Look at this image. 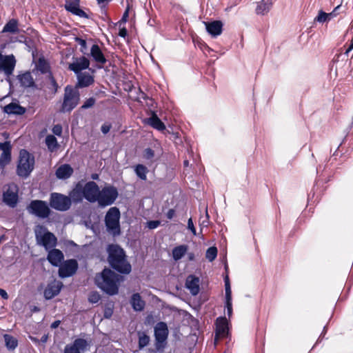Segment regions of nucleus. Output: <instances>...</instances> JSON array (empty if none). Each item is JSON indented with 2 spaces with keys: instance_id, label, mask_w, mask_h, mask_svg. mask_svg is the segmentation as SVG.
<instances>
[{
  "instance_id": "1",
  "label": "nucleus",
  "mask_w": 353,
  "mask_h": 353,
  "mask_svg": "<svg viewBox=\"0 0 353 353\" xmlns=\"http://www.w3.org/2000/svg\"><path fill=\"white\" fill-rule=\"evenodd\" d=\"M123 277L108 268H105L95 276V283L99 288L109 295L119 292V287Z\"/></svg>"
},
{
  "instance_id": "2",
  "label": "nucleus",
  "mask_w": 353,
  "mask_h": 353,
  "mask_svg": "<svg viewBox=\"0 0 353 353\" xmlns=\"http://www.w3.org/2000/svg\"><path fill=\"white\" fill-rule=\"evenodd\" d=\"M108 262L110 266L121 274H128L132 270L130 263L127 261L125 253L120 246L110 245L108 248Z\"/></svg>"
},
{
  "instance_id": "3",
  "label": "nucleus",
  "mask_w": 353,
  "mask_h": 353,
  "mask_svg": "<svg viewBox=\"0 0 353 353\" xmlns=\"http://www.w3.org/2000/svg\"><path fill=\"white\" fill-rule=\"evenodd\" d=\"M80 94L79 90L72 85H68L64 88L63 101L59 112L70 113L79 103Z\"/></svg>"
},
{
  "instance_id": "4",
  "label": "nucleus",
  "mask_w": 353,
  "mask_h": 353,
  "mask_svg": "<svg viewBox=\"0 0 353 353\" xmlns=\"http://www.w3.org/2000/svg\"><path fill=\"white\" fill-rule=\"evenodd\" d=\"M34 157L32 154L25 149L21 150L17 165V174L24 179L28 177L34 170Z\"/></svg>"
},
{
  "instance_id": "5",
  "label": "nucleus",
  "mask_w": 353,
  "mask_h": 353,
  "mask_svg": "<svg viewBox=\"0 0 353 353\" xmlns=\"http://www.w3.org/2000/svg\"><path fill=\"white\" fill-rule=\"evenodd\" d=\"M35 236L37 244L49 250L57 245V239L55 235L48 231L43 225H37L35 229Z\"/></svg>"
},
{
  "instance_id": "6",
  "label": "nucleus",
  "mask_w": 353,
  "mask_h": 353,
  "mask_svg": "<svg viewBox=\"0 0 353 353\" xmlns=\"http://www.w3.org/2000/svg\"><path fill=\"white\" fill-rule=\"evenodd\" d=\"M120 212L116 207L109 209L105 216V224L107 231L113 236H118L121 233L120 224Z\"/></svg>"
},
{
  "instance_id": "7",
  "label": "nucleus",
  "mask_w": 353,
  "mask_h": 353,
  "mask_svg": "<svg viewBox=\"0 0 353 353\" xmlns=\"http://www.w3.org/2000/svg\"><path fill=\"white\" fill-rule=\"evenodd\" d=\"M26 210L30 214L41 219L48 218L52 212L46 201L37 199L31 201L27 205Z\"/></svg>"
},
{
  "instance_id": "8",
  "label": "nucleus",
  "mask_w": 353,
  "mask_h": 353,
  "mask_svg": "<svg viewBox=\"0 0 353 353\" xmlns=\"http://www.w3.org/2000/svg\"><path fill=\"white\" fill-rule=\"evenodd\" d=\"M117 189L111 185L104 186L99 190L98 200L97 202L100 208H105L112 205L118 197Z\"/></svg>"
},
{
  "instance_id": "9",
  "label": "nucleus",
  "mask_w": 353,
  "mask_h": 353,
  "mask_svg": "<svg viewBox=\"0 0 353 353\" xmlns=\"http://www.w3.org/2000/svg\"><path fill=\"white\" fill-rule=\"evenodd\" d=\"M50 208L60 212H65L71 207L70 199L63 194L52 192L49 198Z\"/></svg>"
},
{
  "instance_id": "10",
  "label": "nucleus",
  "mask_w": 353,
  "mask_h": 353,
  "mask_svg": "<svg viewBox=\"0 0 353 353\" xmlns=\"http://www.w3.org/2000/svg\"><path fill=\"white\" fill-rule=\"evenodd\" d=\"M3 188V202L10 208H15L19 201L18 186L15 183H11L5 185Z\"/></svg>"
},
{
  "instance_id": "11",
  "label": "nucleus",
  "mask_w": 353,
  "mask_h": 353,
  "mask_svg": "<svg viewBox=\"0 0 353 353\" xmlns=\"http://www.w3.org/2000/svg\"><path fill=\"white\" fill-rule=\"evenodd\" d=\"M169 330L165 322H159L154 327L155 346L157 350H161L165 347V343L168 339Z\"/></svg>"
},
{
  "instance_id": "12",
  "label": "nucleus",
  "mask_w": 353,
  "mask_h": 353,
  "mask_svg": "<svg viewBox=\"0 0 353 353\" xmlns=\"http://www.w3.org/2000/svg\"><path fill=\"white\" fill-rule=\"evenodd\" d=\"M99 187L94 181H88L83 185V194L84 199L88 202L93 203L98 200Z\"/></svg>"
},
{
  "instance_id": "13",
  "label": "nucleus",
  "mask_w": 353,
  "mask_h": 353,
  "mask_svg": "<svg viewBox=\"0 0 353 353\" xmlns=\"http://www.w3.org/2000/svg\"><path fill=\"white\" fill-rule=\"evenodd\" d=\"M78 263L76 259H68L63 261L59 266V276L67 278L73 276L78 270Z\"/></svg>"
},
{
  "instance_id": "14",
  "label": "nucleus",
  "mask_w": 353,
  "mask_h": 353,
  "mask_svg": "<svg viewBox=\"0 0 353 353\" xmlns=\"http://www.w3.org/2000/svg\"><path fill=\"white\" fill-rule=\"evenodd\" d=\"M16 65L13 54L3 55L0 52V72H3L7 77L12 74Z\"/></svg>"
},
{
  "instance_id": "15",
  "label": "nucleus",
  "mask_w": 353,
  "mask_h": 353,
  "mask_svg": "<svg viewBox=\"0 0 353 353\" xmlns=\"http://www.w3.org/2000/svg\"><path fill=\"white\" fill-rule=\"evenodd\" d=\"M0 150L1 154L0 155V168L3 169L8 165L12 159V145L10 141H5L0 143Z\"/></svg>"
},
{
  "instance_id": "16",
  "label": "nucleus",
  "mask_w": 353,
  "mask_h": 353,
  "mask_svg": "<svg viewBox=\"0 0 353 353\" xmlns=\"http://www.w3.org/2000/svg\"><path fill=\"white\" fill-rule=\"evenodd\" d=\"M88 346L85 339H77L72 343L65 345L63 353H81L86 350Z\"/></svg>"
},
{
  "instance_id": "17",
  "label": "nucleus",
  "mask_w": 353,
  "mask_h": 353,
  "mask_svg": "<svg viewBox=\"0 0 353 353\" xmlns=\"http://www.w3.org/2000/svg\"><path fill=\"white\" fill-rule=\"evenodd\" d=\"M80 0H65V8L67 11L81 18L89 19V15L79 7Z\"/></svg>"
},
{
  "instance_id": "18",
  "label": "nucleus",
  "mask_w": 353,
  "mask_h": 353,
  "mask_svg": "<svg viewBox=\"0 0 353 353\" xmlns=\"http://www.w3.org/2000/svg\"><path fill=\"white\" fill-rule=\"evenodd\" d=\"M62 287L63 283L59 281L54 280L48 283L43 292L45 299L50 300L54 298L55 296L59 294Z\"/></svg>"
},
{
  "instance_id": "19",
  "label": "nucleus",
  "mask_w": 353,
  "mask_h": 353,
  "mask_svg": "<svg viewBox=\"0 0 353 353\" xmlns=\"http://www.w3.org/2000/svg\"><path fill=\"white\" fill-rule=\"evenodd\" d=\"M90 61L85 57L76 58L68 66L69 70L75 74L81 72L82 70L89 68Z\"/></svg>"
},
{
  "instance_id": "20",
  "label": "nucleus",
  "mask_w": 353,
  "mask_h": 353,
  "mask_svg": "<svg viewBox=\"0 0 353 353\" xmlns=\"http://www.w3.org/2000/svg\"><path fill=\"white\" fill-rule=\"evenodd\" d=\"M47 259L52 265L58 267L63 261L64 255L60 250L53 248L48 250Z\"/></svg>"
},
{
  "instance_id": "21",
  "label": "nucleus",
  "mask_w": 353,
  "mask_h": 353,
  "mask_svg": "<svg viewBox=\"0 0 353 353\" xmlns=\"http://www.w3.org/2000/svg\"><path fill=\"white\" fill-rule=\"evenodd\" d=\"M205 29L209 34L212 37L219 36L223 31V23L221 21H213L211 22H204Z\"/></svg>"
},
{
  "instance_id": "22",
  "label": "nucleus",
  "mask_w": 353,
  "mask_h": 353,
  "mask_svg": "<svg viewBox=\"0 0 353 353\" xmlns=\"http://www.w3.org/2000/svg\"><path fill=\"white\" fill-rule=\"evenodd\" d=\"M228 320L225 317H219L216 321V337H225L228 334Z\"/></svg>"
},
{
  "instance_id": "23",
  "label": "nucleus",
  "mask_w": 353,
  "mask_h": 353,
  "mask_svg": "<svg viewBox=\"0 0 353 353\" xmlns=\"http://www.w3.org/2000/svg\"><path fill=\"white\" fill-rule=\"evenodd\" d=\"M224 282L225 290V307L227 310V314L228 316L230 317L232 314V290L228 275L225 276Z\"/></svg>"
},
{
  "instance_id": "24",
  "label": "nucleus",
  "mask_w": 353,
  "mask_h": 353,
  "mask_svg": "<svg viewBox=\"0 0 353 353\" xmlns=\"http://www.w3.org/2000/svg\"><path fill=\"white\" fill-rule=\"evenodd\" d=\"M82 190L83 184L81 182H78L68 196L70 199L71 203H79L83 201L84 196Z\"/></svg>"
},
{
  "instance_id": "25",
  "label": "nucleus",
  "mask_w": 353,
  "mask_h": 353,
  "mask_svg": "<svg viewBox=\"0 0 353 353\" xmlns=\"http://www.w3.org/2000/svg\"><path fill=\"white\" fill-rule=\"evenodd\" d=\"M185 287L192 295H197L200 289L199 279L194 275H189L185 281Z\"/></svg>"
},
{
  "instance_id": "26",
  "label": "nucleus",
  "mask_w": 353,
  "mask_h": 353,
  "mask_svg": "<svg viewBox=\"0 0 353 353\" xmlns=\"http://www.w3.org/2000/svg\"><path fill=\"white\" fill-rule=\"evenodd\" d=\"M26 112V109L16 102H12L3 107V112L8 114L23 115Z\"/></svg>"
},
{
  "instance_id": "27",
  "label": "nucleus",
  "mask_w": 353,
  "mask_h": 353,
  "mask_svg": "<svg viewBox=\"0 0 353 353\" xmlns=\"http://www.w3.org/2000/svg\"><path fill=\"white\" fill-rule=\"evenodd\" d=\"M77 75V88H85L94 83V77L87 72H80Z\"/></svg>"
},
{
  "instance_id": "28",
  "label": "nucleus",
  "mask_w": 353,
  "mask_h": 353,
  "mask_svg": "<svg viewBox=\"0 0 353 353\" xmlns=\"http://www.w3.org/2000/svg\"><path fill=\"white\" fill-rule=\"evenodd\" d=\"M90 55L97 63L101 65L105 64L107 61L103 53L97 44L92 45L90 49Z\"/></svg>"
},
{
  "instance_id": "29",
  "label": "nucleus",
  "mask_w": 353,
  "mask_h": 353,
  "mask_svg": "<svg viewBox=\"0 0 353 353\" xmlns=\"http://www.w3.org/2000/svg\"><path fill=\"white\" fill-rule=\"evenodd\" d=\"M73 173V169L68 164H63L59 166L56 170V176L59 179H67Z\"/></svg>"
},
{
  "instance_id": "30",
  "label": "nucleus",
  "mask_w": 353,
  "mask_h": 353,
  "mask_svg": "<svg viewBox=\"0 0 353 353\" xmlns=\"http://www.w3.org/2000/svg\"><path fill=\"white\" fill-rule=\"evenodd\" d=\"M273 0H261L257 3L256 13L257 14L265 15L272 8Z\"/></svg>"
},
{
  "instance_id": "31",
  "label": "nucleus",
  "mask_w": 353,
  "mask_h": 353,
  "mask_svg": "<svg viewBox=\"0 0 353 353\" xmlns=\"http://www.w3.org/2000/svg\"><path fill=\"white\" fill-rule=\"evenodd\" d=\"M130 303L134 310L142 311L145 307V302L139 293L134 294L130 299Z\"/></svg>"
},
{
  "instance_id": "32",
  "label": "nucleus",
  "mask_w": 353,
  "mask_h": 353,
  "mask_svg": "<svg viewBox=\"0 0 353 353\" xmlns=\"http://www.w3.org/2000/svg\"><path fill=\"white\" fill-rule=\"evenodd\" d=\"M18 79L22 86L30 88L34 85V79L29 72H26L18 76Z\"/></svg>"
},
{
  "instance_id": "33",
  "label": "nucleus",
  "mask_w": 353,
  "mask_h": 353,
  "mask_svg": "<svg viewBox=\"0 0 353 353\" xmlns=\"http://www.w3.org/2000/svg\"><path fill=\"white\" fill-rule=\"evenodd\" d=\"M188 249V245H181L176 246L172 250V257L174 261L180 260L187 252Z\"/></svg>"
},
{
  "instance_id": "34",
  "label": "nucleus",
  "mask_w": 353,
  "mask_h": 353,
  "mask_svg": "<svg viewBox=\"0 0 353 353\" xmlns=\"http://www.w3.org/2000/svg\"><path fill=\"white\" fill-rule=\"evenodd\" d=\"M46 144L50 152H54L59 147L57 138L52 134H49L46 137Z\"/></svg>"
},
{
  "instance_id": "35",
  "label": "nucleus",
  "mask_w": 353,
  "mask_h": 353,
  "mask_svg": "<svg viewBox=\"0 0 353 353\" xmlns=\"http://www.w3.org/2000/svg\"><path fill=\"white\" fill-rule=\"evenodd\" d=\"M3 32L17 33L19 32L18 22L16 19H10L3 27Z\"/></svg>"
},
{
  "instance_id": "36",
  "label": "nucleus",
  "mask_w": 353,
  "mask_h": 353,
  "mask_svg": "<svg viewBox=\"0 0 353 353\" xmlns=\"http://www.w3.org/2000/svg\"><path fill=\"white\" fill-rule=\"evenodd\" d=\"M36 68L41 74H46L50 71L49 63L43 57H40L36 63Z\"/></svg>"
},
{
  "instance_id": "37",
  "label": "nucleus",
  "mask_w": 353,
  "mask_h": 353,
  "mask_svg": "<svg viewBox=\"0 0 353 353\" xmlns=\"http://www.w3.org/2000/svg\"><path fill=\"white\" fill-rule=\"evenodd\" d=\"M149 123L152 127L159 130H163L165 128L164 123L154 114L150 118Z\"/></svg>"
},
{
  "instance_id": "38",
  "label": "nucleus",
  "mask_w": 353,
  "mask_h": 353,
  "mask_svg": "<svg viewBox=\"0 0 353 353\" xmlns=\"http://www.w3.org/2000/svg\"><path fill=\"white\" fill-rule=\"evenodd\" d=\"M134 172L137 174V176L141 179V180H146L147 179V173L148 172V168L142 165V164H138L134 168Z\"/></svg>"
},
{
  "instance_id": "39",
  "label": "nucleus",
  "mask_w": 353,
  "mask_h": 353,
  "mask_svg": "<svg viewBox=\"0 0 353 353\" xmlns=\"http://www.w3.org/2000/svg\"><path fill=\"white\" fill-rule=\"evenodd\" d=\"M4 339L6 342V346L8 350H13L17 347V340L13 336L9 334H5Z\"/></svg>"
},
{
  "instance_id": "40",
  "label": "nucleus",
  "mask_w": 353,
  "mask_h": 353,
  "mask_svg": "<svg viewBox=\"0 0 353 353\" xmlns=\"http://www.w3.org/2000/svg\"><path fill=\"white\" fill-rule=\"evenodd\" d=\"M150 342V337L145 333H139V348L143 349L147 346Z\"/></svg>"
},
{
  "instance_id": "41",
  "label": "nucleus",
  "mask_w": 353,
  "mask_h": 353,
  "mask_svg": "<svg viewBox=\"0 0 353 353\" xmlns=\"http://www.w3.org/2000/svg\"><path fill=\"white\" fill-rule=\"evenodd\" d=\"M217 256V249L216 247L209 248L205 253V257L209 261H214Z\"/></svg>"
},
{
  "instance_id": "42",
  "label": "nucleus",
  "mask_w": 353,
  "mask_h": 353,
  "mask_svg": "<svg viewBox=\"0 0 353 353\" xmlns=\"http://www.w3.org/2000/svg\"><path fill=\"white\" fill-rule=\"evenodd\" d=\"M314 21L319 22L320 23H323L325 22H328L327 14L323 10H319L318 15L314 18Z\"/></svg>"
},
{
  "instance_id": "43",
  "label": "nucleus",
  "mask_w": 353,
  "mask_h": 353,
  "mask_svg": "<svg viewBox=\"0 0 353 353\" xmlns=\"http://www.w3.org/2000/svg\"><path fill=\"white\" fill-rule=\"evenodd\" d=\"M96 103V100L94 97H90L89 99H86L83 104L81 105V108L82 110H86V109H88L90 108H92V106H94V105Z\"/></svg>"
},
{
  "instance_id": "44",
  "label": "nucleus",
  "mask_w": 353,
  "mask_h": 353,
  "mask_svg": "<svg viewBox=\"0 0 353 353\" xmlns=\"http://www.w3.org/2000/svg\"><path fill=\"white\" fill-rule=\"evenodd\" d=\"M49 79H50V86L49 87V89H52V92L54 94H55L57 92V90H58L59 85H58L55 79L52 75V74H50Z\"/></svg>"
},
{
  "instance_id": "45",
  "label": "nucleus",
  "mask_w": 353,
  "mask_h": 353,
  "mask_svg": "<svg viewBox=\"0 0 353 353\" xmlns=\"http://www.w3.org/2000/svg\"><path fill=\"white\" fill-rule=\"evenodd\" d=\"M75 41L78 43V44L81 46V52L85 54V51L87 49V43L85 39H83L79 37H76Z\"/></svg>"
},
{
  "instance_id": "46",
  "label": "nucleus",
  "mask_w": 353,
  "mask_h": 353,
  "mask_svg": "<svg viewBox=\"0 0 353 353\" xmlns=\"http://www.w3.org/2000/svg\"><path fill=\"white\" fill-rule=\"evenodd\" d=\"M101 299L100 295L97 292H91L88 296V301L92 303H97Z\"/></svg>"
},
{
  "instance_id": "47",
  "label": "nucleus",
  "mask_w": 353,
  "mask_h": 353,
  "mask_svg": "<svg viewBox=\"0 0 353 353\" xmlns=\"http://www.w3.org/2000/svg\"><path fill=\"white\" fill-rule=\"evenodd\" d=\"M154 157V152L151 148H146L143 152V157L146 159H152Z\"/></svg>"
},
{
  "instance_id": "48",
  "label": "nucleus",
  "mask_w": 353,
  "mask_h": 353,
  "mask_svg": "<svg viewBox=\"0 0 353 353\" xmlns=\"http://www.w3.org/2000/svg\"><path fill=\"white\" fill-rule=\"evenodd\" d=\"M161 224L159 221H149L147 222V226L149 229L153 230L158 228Z\"/></svg>"
},
{
  "instance_id": "49",
  "label": "nucleus",
  "mask_w": 353,
  "mask_h": 353,
  "mask_svg": "<svg viewBox=\"0 0 353 353\" xmlns=\"http://www.w3.org/2000/svg\"><path fill=\"white\" fill-rule=\"evenodd\" d=\"M210 216L208 212V208H205V216L203 219L201 221L200 225L203 227H207L209 224Z\"/></svg>"
},
{
  "instance_id": "50",
  "label": "nucleus",
  "mask_w": 353,
  "mask_h": 353,
  "mask_svg": "<svg viewBox=\"0 0 353 353\" xmlns=\"http://www.w3.org/2000/svg\"><path fill=\"white\" fill-rule=\"evenodd\" d=\"M112 128L110 123H104L101 125V130L104 134H106L108 133Z\"/></svg>"
},
{
  "instance_id": "51",
  "label": "nucleus",
  "mask_w": 353,
  "mask_h": 353,
  "mask_svg": "<svg viewBox=\"0 0 353 353\" xmlns=\"http://www.w3.org/2000/svg\"><path fill=\"white\" fill-rule=\"evenodd\" d=\"M188 228L192 232L194 235H196V229L194 226L192 218H190L188 221Z\"/></svg>"
},
{
  "instance_id": "52",
  "label": "nucleus",
  "mask_w": 353,
  "mask_h": 353,
  "mask_svg": "<svg viewBox=\"0 0 353 353\" xmlns=\"http://www.w3.org/2000/svg\"><path fill=\"white\" fill-rule=\"evenodd\" d=\"M52 132L54 134H56L57 136H61V134L62 133L61 126L59 125H54V128H52Z\"/></svg>"
},
{
  "instance_id": "53",
  "label": "nucleus",
  "mask_w": 353,
  "mask_h": 353,
  "mask_svg": "<svg viewBox=\"0 0 353 353\" xmlns=\"http://www.w3.org/2000/svg\"><path fill=\"white\" fill-rule=\"evenodd\" d=\"M339 8H340V6H336V7L334 8V10L332 12H330V13H327V18H328L329 21H330L332 19H333V18H334V17H336V15H337L336 10H337Z\"/></svg>"
},
{
  "instance_id": "54",
  "label": "nucleus",
  "mask_w": 353,
  "mask_h": 353,
  "mask_svg": "<svg viewBox=\"0 0 353 353\" xmlns=\"http://www.w3.org/2000/svg\"><path fill=\"white\" fill-rule=\"evenodd\" d=\"M113 314V310L111 307H106L104 310V317L105 319H110Z\"/></svg>"
},
{
  "instance_id": "55",
  "label": "nucleus",
  "mask_w": 353,
  "mask_h": 353,
  "mask_svg": "<svg viewBox=\"0 0 353 353\" xmlns=\"http://www.w3.org/2000/svg\"><path fill=\"white\" fill-rule=\"evenodd\" d=\"M128 16H129V8L128 7L127 9L125 10L124 13L123 14L121 21L125 23L127 21Z\"/></svg>"
},
{
  "instance_id": "56",
  "label": "nucleus",
  "mask_w": 353,
  "mask_h": 353,
  "mask_svg": "<svg viewBox=\"0 0 353 353\" xmlns=\"http://www.w3.org/2000/svg\"><path fill=\"white\" fill-rule=\"evenodd\" d=\"M174 215H175V210L173 209H170L166 214V216L168 219H172Z\"/></svg>"
},
{
  "instance_id": "57",
  "label": "nucleus",
  "mask_w": 353,
  "mask_h": 353,
  "mask_svg": "<svg viewBox=\"0 0 353 353\" xmlns=\"http://www.w3.org/2000/svg\"><path fill=\"white\" fill-rule=\"evenodd\" d=\"M0 296L2 299L7 300L8 299L9 296L6 291L3 289L0 288Z\"/></svg>"
},
{
  "instance_id": "58",
  "label": "nucleus",
  "mask_w": 353,
  "mask_h": 353,
  "mask_svg": "<svg viewBox=\"0 0 353 353\" xmlns=\"http://www.w3.org/2000/svg\"><path fill=\"white\" fill-rule=\"evenodd\" d=\"M127 34H128V32L125 28L119 30V35L120 37L125 38L127 36Z\"/></svg>"
},
{
  "instance_id": "59",
  "label": "nucleus",
  "mask_w": 353,
  "mask_h": 353,
  "mask_svg": "<svg viewBox=\"0 0 353 353\" xmlns=\"http://www.w3.org/2000/svg\"><path fill=\"white\" fill-rule=\"evenodd\" d=\"M60 324V321H55L51 324L52 328H57Z\"/></svg>"
},
{
  "instance_id": "60",
  "label": "nucleus",
  "mask_w": 353,
  "mask_h": 353,
  "mask_svg": "<svg viewBox=\"0 0 353 353\" xmlns=\"http://www.w3.org/2000/svg\"><path fill=\"white\" fill-rule=\"evenodd\" d=\"M183 165H184V166H185V167H188V165H189V162H188V160H185V161H183Z\"/></svg>"
},
{
  "instance_id": "61",
  "label": "nucleus",
  "mask_w": 353,
  "mask_h": 353,
  "mask_svg": "<svg viewBox=\"0 0 353 353\" xmlns=\"http://www.w3.org/2000/svg\"><path fill=\"white\" fill-rule=\"evenodd\" d=\"M92 179H98V174H94L92 175Z\"/></svg>"
},
{
  "instance_id": "62",
  "label": "nucleus",
  "mask_w": 353,
  "mask_h": 353,
  "mask_svg": "<svg viewBox=\"0 0 353 353\" xmlns=\"http://www.w3.org/2000/svg\"><path fill=\"white\" fill-rule=\"evenodd\" d=\"M33 312H39L40 309L37 307H34V308L32 310Z\"/></svg>"
},
{
  "instance_id": "63",
  "label": "nucleus",
  "mask_w": 353,
  "mask_h": 353,
  "mask_svg": "<svg viewBox=\"0 0 353 353\" xmlns=\"http://www.w3.org/2000/svg\"><path fill=\"white\" fill-rule=\"evenodd\" d=\"M194 259V254L192 253L189 254V259L192 260Z\"/></svg>"
},
{
  "instance_id": "64",
  "label": "nucleus",
  "mask_w": 353,
  "mask_h": 353,
  "mask_svg": "<svg viewBox=\"0 0 353 353\" xmlns=\"http://www.w3.org/2000/svg\"><path fill=\"white\" fill-rule=\"evenodd\" d=\"M46 340H47V336H42V338H41V341L42 342H46Z\"/></svg>"
}]
</instances>
